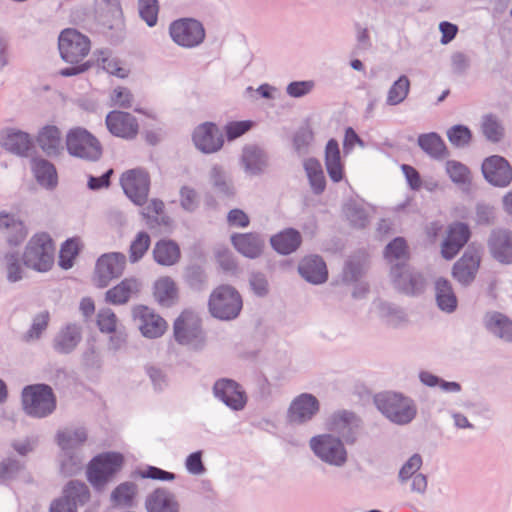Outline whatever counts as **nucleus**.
Listing matches in <instances>:
<instances>
[{
  "label": "nucleus",
  "mask_w": 512,
  "mask_h": 512,
  "mask_svg": "<svg viewBox=\"0 0 512 512\" xmlns=\"http://www.w3.org/2000/svg\"><path fill=\"white\" fill-rule=\"evenodd\" d=\"M153 295L160 305L169 307L178 299V287L171 277L162 276L154 283Z\"/></svg>",
  "instance_id": "393cba45"
},
{
  "label": "nucleus",
  "mask_w": 512,
  "mask_h": 512,
  "mask_svg": "<svg viewBox=\"0 0 512 512\" xmlns=\"http://www.w3.org/2000/svg\"><path fill=\"white\" fill-rule=\"evenodd\" d=\"M436 299L440 309L452 312L457 305L456 296L450 283L445 279H439L436 282Z\"/></svg>",
  "instance_id": "e433bc0d"
},
{
  "label": "nucleus",
  "mask_w": 512,
  "mask_h": 512,
  "mask_svg": "<svg viewBox=\"0 0 512 512\" xmlns=\"http://www.w3.org/2000/svg\"><path fill=\"white\" fill-rule=\"evenodd\" d=\"M195 146L204 153L218 151L223 145V137L216 125L204 123L199 125L193 133Z\"/></svg>",
  "instance_id": "f3484780"
},
{
  "label": "nucleus",
  "mask_w": 512,
  "mask_h": 512,
  "mask_svg": "<svg viewBox=\"0 0 512 512\" xmlns=\"http://www.w3.org/2000/svg\"><path fill=\"white\" fill-rule=\"evenodd\" d=\"M234 247L244 256L255 258L262 252L263 241L255 234H238L232 237Z\"/></svg>",
  "instance_id": "c85d7f7f"
},
{
  "label": "nucleus",
  "mask_w": 512,
  "mask_h": 512,
  "mask_svg": "<svg viewBox=\"0 0 512 512\" xmlns=\"http://www.w3.org/2000/svg\"><path fill=\"white\" fill-rule=\"evenodd\" d=\"M445 170L451 181L457 185H466L471 181L469 168L459 161H447L445 164Z\"/></svg>",
  "instance_id": "a19ab883"
},
{
  "label": "nucleus",
  "mask_w": 512,
  "mask_h": 512,
  "mask_svg": "<svg viewBox=\"0 0 512 512\" xmlns=\"http://www.w3.org/2000/svg\"><path fill=\"white\" fill-rule=\"evenodd\" d=\"M313 451L324 461L341 465L346 460V451L342 443L331 436H320L311 440Z\"/></svg>",
  "instance_id": "ddd939ff"
},
{
  "label": "nucleus",
  "mask_w": 512,
  "mask_h": 512,
  "mask_svg": "<svg viewBox=\"0 0 512 512\" xmlns=\"http://www.w3.org/2000/svg\"><path fill=\"white\" fill-rule=\"evenodd\" d=\"M138 473L142 478H151L155 480H173L175 478L173 473L161 470L153 466H148L144 469H141Z\"/></svg>",
  "instance_id": "bf43d9fd"
},
{
  "label": "nucleus",
  "mask_w": 512,
  "mask_h": 512,
  "mask_svg": "<svg viewBox=\"0 0 512 512\" xmlns=\"http://www.w3.org/2000/svg\"><path fill=\"white\" fill-rule=\"evenodd\" d=\"M149 176L143 169H131L121 176L125 194L137 205H143L149 192Z\"/></svg>",
  "instance_id": "9b49d317"
},
{
  "label": "nucleus",
  "mask_w": 512,
  "mask_h": 512,
  "mask_svg": "<svg viewBox=\"0 0 512 512\" xmlns=\"http://www.w3.org/2000/svg\"><path fill=\"white\" fill-rule=\"evenodd\" d=\"M422 459L419 455H413L400 470V477L407 479L411 477L421 466Z\"/></svg>",
  "instance_id": "338daca9"
},
{
  "label": "nucleus",
  "mask_w": 512,
  "mask_h": 512,
  "mask_svg": "<svg viewBox=\"0 0 512 512\" xmlns=\"http://www.w3.org/2000/svg\"><path fill=\"white\" fill-rule=\"evenodd\" d=\"M89 498V491L85 484L70 482L64 490V497L52 503L50 512H76L78 503H84Z\"/></svg>",
  "instance_id": "2eb2a0df"
},
{
  "label": "nucleus",
  "mask_w": 512,
  "mask_h": 512,
  "mask_svg": "<svg viewBox=\"0 0 512 512\" xmlns=\"http://www.w3.org/2000/svg\"><path fill=\"white\" fill-rule=\"evenodd\" d=\"M186 468L192 474H202L205 471L200 451L192 453L187 457Z\"/></svg>",
  "instance_id": "0e129e2a"
},
{
  "label": "nucleus",
  "mask_w": 512,
  "mask_h": 512,
  "mask_svg": "<svg viewBox=\"0 0 512 512\" xmlns=\"http://www.w3.org/2000/svg\"><path fill=\"white\" fill-rule=\"evenodd\" d=\"M489 248L495 259L502 263H512V232L495 231L489 240Z\"/></svg>",
  "instance_id": "4be33fe9"
},
{
  "label": "nucleus",
  "mask_w": 512,
  "mask_h": 512,
  "mask_svg": "<svg viewBox=\"0 0 512 512\" xmlns=\"http://www.w3.org/2000/svg\"><path fill=\"white\" fill-rule=\"evenodd\" d=\"M62 59L71 64L81 62L90 52L89 38L75 29H65L58 39Z\"/></svg>",
  "instance_id": "423d86ee"
},
{
  "label": "nucleus",
  "mask_w": 512,
  "mask_h": 512,
  "mask_svg": "<svg viewBox=\"0 0 512 512\" xmlns=\"http://www.w3.org/2000/svg\"><path fill=\"white\" fill-rule=\"evenodd\" d=\"M176 340L182 344H189L201 335L200 321L197 315L191 311L183 312L174 325Z\"/></svg>",
  "instance_id": "6ab92c4d"
},
{
  "label": "nucleus",
  "mask_w": 512,
  "mask_h": 512,
  "mask_svg": "<svg viewBox=\"0 0 512 512\" xmlns=\"http://www.w3.org/2000/svg\"><path fill=\"white\" fill-rule=\"evenodd\" d=\"M133 315L139 321V329L145 337H160L167 329L166 321L147 306L135 307Z\"/></svg>",
  "instance_id": "4468645a"
},
{
  "label": "nucleus",
  "mask_w": 512,
  "mask_h": 512,
  "mask_svg": "<svg viewBox=\"0 0 512 512\" xmlns=\"http://www.w3.org/2000/svg\"><path fill=\"white\" fill-rule=\"evenodd\" d=\"M164 208L163 202L159 200H151L147 203V205L143 208L142 214L147 219L158 220V216L162 214Z\"/></svg>",
  "instance_id": "774afa93"
},
{
  "label": "nucleus",
  "mask_w": 512,
  "mask_h": 512,
  "mask_svg": "<svg viewBox=\"0 0 512 512\" xmlns=\"http://www.w3.org/2000/svg\"><path fill=\"white\" fill-rule=\"evenodd\" d=\"M87 434L83 429H66L58 434V444L63 450H70L83 444Z\"/></svg>",
  "instance_id": "79ce46f5"
},
{
  "label": "nucleus",
  "mask_w": 512,
  "mask_h": 512,
  "mask_svg": "<svg viewBox=\"0 0 512 512\" xmlns=\"http://www.w3.org/2000/svg\"><path fill=\"white\" fill-rule=\"evenodd\" d=\"M409 256L408 247L403 238H396L385 250V258L392 264V274L397 286L406 293L414 294L422 290L424 280L420 275H412L408 270L400 272Z\"/></svg>",
  "instance_id": "f257e3e1"
},
{
  "label": "nucleus",
  "mask_w": 512,
  "mask_h": 512,
  "mask_svg": "<svg viewBox=\"0 0 512 512\" xmlns=\"http://www.w3.org/2000/svg\"><path fill=\"white\" fill-rule=\"evenodd\" d=\"M241 309L242 299L233 287L222 285L212 292L209 299V310L213 316L230 320L237 317Z\"/></svg>",
  "instance_id": "7ed1b4c3"
},
{
  "label": "nucleus",
  "mask_w": 512,
  "mask_h": 512,
  "mask_svg": "<svg viewBox=\"0 0 512 512\" xmlns=\"http://www.w3.org/2000/svg\"><path fill=\"white\" fill-rule=\"evenodd\" d=\"M151 244L150 236L146 232H139L131 242L129 259L132 263L138 262L147 252Z\"/></svg>",
  "instance_id": "37998d69"
},
{
  "label": "nucleus",
  "mask_w": 512,
  "mask_h": 512,
  "mask_svg": "<svg viewBox=\"0 0 512 512\" xmlns=\"http://www.w3.org/2000/svg\"><path fill=\"white\" fill-rule=\"evenodd\" d=\"M181 195V205L186 210H193L198 203L197 193L189 187H183L180 192Z\"/></svg>",
  "instance_id": "052dcab7"
},
{
  "label": "nucleus",
  "mask_w": 512,
  "mask_h": 512,
  "mask_svg": "<svg viewBox=\"0 0 512 512\" xmlns=\"http://www.w3.org/2000/svg\"><path fill=\"white\" fill-rule=\"evenodd\" d=\"M81 248V242L79 238H72L65 242L60 250L59 263L61 267L68 269L73 265V261L78 255Z\"/></svg>",
  "instance_id": "c03bdc74"
},
{
  "label": "nucleus",
  "mask_w": 512,
  "mask_h": 512,
  "mask_svg": "<svg viewBox=\"0 0 512 512\" xmlns=\"http://www.w3.org/2000/svg\"><path fill=\"white\" fill-rule=\"evenodd\" d=\"M448 138L455 146H464L469 143L471 139V132L465 126H454L448 131Z\"/></svg>",
  "instance_id": "864d4df0"
},
{
  "label": "nucleus",
  "mask_w": 512,
  "mask_h": 512,
  "mask_svg": "<svg viewBox=\"0 0 512 512\" xmlns=\"http://www.w3.org/2000/svg\"><path fill=\"white\" fill-rule=\"evenodd\" d=\"M251 127L252 123L249 121L232 122L226 127L227 136L230 140H233L244 134Z\"/></svg>",
  "instance_id": "e2e57ef3"
},
{
  "label": "nucleus",
  "mask_w": 512,
  "mask_h": 512,
  "mask_svg": "<svg viewBox=\"0 0 512 512\" xmlns=\"http://www.w3.org/2000/svg\"><path fill=\"white\" fill-rule=\"evenodd\" d=\"M37 142L48 155L57 154L62 143L59 129L52 125L43 127L38 134Z\"/></svg>",
  "instance_id": "c756f323"
},
{
  "label": "nucleus",
  "mask_w": 512,
  "mask_h": 512,
  "mask_svg": "<svg viewBox=\"0 0 512 512\" xmlns=\"http://www.w3.org/2000/svg\"><path fill=\"white\" fill-rule=\"evenodd\" d=\"M66 147L71 155L87 160H97L102 154L98 139L81 127H75L67 133Z\"/></svg>",
  "instance_id": "39448f33"
},
{
  "label": "nucleus",
  "mask_w": 512,
  "mask_h": 512,
  "mask_svg": "<svg viewBox=\"0 0 512 512\" xmlns=\"http://www.w3.org/2000/svg\"><path fill=\"white\" fill-rule=\"evenodd\" d=\"M418 144L432 157L441 158L446 154L445 144L436 133H429L419 136Z\"/></svg>",
  "instance_id": "ea45409f"
},
{
  "label": "nucleus",
  "mask_w": 512,
  "mask_h": 512,
  "mask_svg": "<svg viewBox=\"0 0 512 512\" xmlns=\"http://www.w3.org/2000/svg\"><path fill=\"white\" fill-rule=\"evenodd\" d=\"M55 245L47 233L35 234L29 241L23 260L27 267L39 272L48 271L54 263Z\"/></svg>",
  "instance_id": "f03ea898"
},
{
  "label": "nucleus",
  "mask_w": 512,
  "mask_h": 512,
  "mask_svg": "<svg viewBox=\"0 0 512 512\" xmlns=\"http://www.w3.org/2000/svg\"><path fill=\"white\" fill-rule=\"evenodd\" d=\"M488 330L500 338L512 341V323L500 313H490L485 317Z\"/></svg>",
  "instance_id": "72a5a7b5"
},
{
  "label": "nucleus",
  "mask_w": 512,
  "mask_h": 512,
  "mask_svg": "<svg viewBox=\"0 0 512 512\" xmlns=\"http://www.w3.org/2000/svg\"><path fill=\"white\" fill-rule=\"evenodd\" d=\"M7 278L11 282H16L23 278L24 269L19 264L15 255L6 256Z\"/></svg>",
  "instance_id": "6e6d98bb"
},
{
  "label": "nucleus",
  "mask_w": 512,
  "mask_h": 512,
  "mask_svg": "<svg viewBox=\"0 0 512 512\" xmlns=\"http://www.w3.org/2000/svg\"><path fill=\"white\" fill-rule=\"evenodd\" d=\"M0 229L6 230L8 241L12 244L22 242L27 236V229L23 222L9 214L0 213Z\"/></svg>",
  "instance_id": "2f4dec72"
},
{
  "label": "nucleus",
  "mask_w": 512,
  "mask_h": 512,
  "mask_svg": "<svg viewBox=\"0 0 512 512\" xmlns=\"http://www.w3.org/2000/svg\"><path fill=\"white\" fill-rule=\"evenodd\" d=\"M22 403L26 413L35 417H44L55 409V397L52 389L43 384L24 388Z\"/></svg>",
  "instance_id": "20e7f679"
},
{
  "label": "nucleus",
  "mask_w": 512,
  "mask_h": 512,
  "mask_svg": "<svg viewBox=\"0 0 512 512\" xmlns=\"http://www.w3.org/2000/svg\"><path fill=\"white\" fill-rule=\"evenodd\" d=\"M313 86L311 81L293 82L287 87V93L292 97H301L309 93Z\"/></svg>",
  "instance_id": "69168bd1"
},
{
  "label": "nucleus",
  "mask_w": 512,
  "mask_h": 512,
  "mask_svg": "<svg viewBox=\"0 0 512 512\" xmlns=\"http://www.w3.org/2000/svg\"><path fill=\"white\" fill-rule=\"evenodd\" d=\"M95 5L100 16L119 18L122 14L119 0H96Z\"/></svg>",
  "instance_id": "3c124183"
},
{
  "label": "nucleus",
  "mask_w": 512,
  "mask_h": 512,
  "mask_svg": "<svg viewBox=\"0 0 512 512\" xmlns=\"http://www.w3.org/2000/svg\"><path fill=\"white\" fill-rule=\"evenodd\" d=\"M300 274L309 282L318 284L327 279V269L324 261L318 256L306 257L299 265Z\"/></svg>",
  "instance_id": "b1692460"
},
{
  "label": "nucleus",
  "mask_w": 512,
  "mask_h": 512,
  "mask_svg": "<svg viewBox=\"0 0 512 512\" xmlns=\"http://www.w3.org/2000/svg\"><path fill=\"white\" fill-rule=\"evenodd\" d=\"M480 256L477 251L466 252L454 265L453 275L461 283L471 282L478 270Z\"/></svg>",
  "instance_id": "5701e85b"
},
{
  "label": "nucleus",
  "mask_w": 512,
  "mask_h": 512,
  "mask_svg": "<svg viewBox=\"0 0 512 512\" xmlns=\"http://www.w3.org/2000/svg\"><path fill=\"white\" fill-rule=\"evenodd\" d=\"M32 169L40 185L47 188H52L56 185L57 174L51 163L44 159H34Z\"/></svg>",
  "instance_id": "f704fd0d"
},
{
  "label": "nucleus",
  "mask_w": 512,
  "mask_h": 512,
  "mask_svg": "<svg viewBox=\"0 0 512 512\" xmlns=\"http://www.w3.org/2000/svg\"><path fill=\"white\" fill-rule=\"evenodd\" d=\"M49 321V314L47 312L40 313L34 319L31 330L29 331V338H38L40 334L46 329Z\"/></svg>",
  "instance_id": "680f3d73"
},
{
  "label": "nucleus",
  "mask_w": 512,
  "mask_h": 512,
  "mask_svg": "<svg viewBox=\"0 0 512 512\" xmlns=\"http://www.w3.org/2000/svg\"><path fill=\"white\" fill-rule=\"evenodd\" d=\"M126 266V257L119 252L106 253L100 256L96 262L93 276L94 284L99 288H104L114 278L120 277Z\"/></svg>",
  "instance_id": "9d476101"
},
{
  "label": "nucleus",
  "mask_w": 512,
  "mask_h": 512,
  "mask_svg": "<svg viewBox=\"0 0 512 512\" xmlns=\"http://www.w3.org/2000/svg\"><path fill=\"white\" fill-rule=\"evenodd\" d=\"M410 81L406 76H401L390 88L387 96L389 105H397L405 100L409 93Z\"/></svg>",
  "instance_id": "49530a36"
},
{
  "label": "nucleus",
  "mask_w": 512,
  "mask_h": 512,
  "mask_svg": "<svg viewBox=\"0 0 512 512\" xmlns=\"http://www.w3.org/2000/svg\"><path fill=\"white\" fill-rule=\"evenodd\" d=\"M97 323L102 332L112 333L116 330L117 318L110 309H103L98 313Z\"/></svg>",
  "instance_id": "603ef678"
},
{
  "label": "nucleus",
  "mask_w": 512,
  "mask_h": 512,
  "mask_svg": "<svg viewBox=\"0 0 512 512\" xmlns=\"http://www.w3.org/2000/svg\"><path fill=\"white\" fill-rule=\"evenodd\" d=\"M375 403L383 414L398 424L410 422L416 414L411 401L395 393L377 395Z\"/></svg>",
  "instance_id": "0eeeda50"
},
{
  "label": "nucleus",
  "mask_w": 512,
  "mask_h": 512,
  "mask_svg": "<svg viewBox=\"0 0 512 512\" xmlns=\"http://www.w3.org/2000/svg\"><path fill=\"white\" fill-rule=\"evenodd\" d=\"M136 494V485L122 483L112 493V502L115 506H130Z\"/></svg>",
  "instance_id": "a18cd8bd"
},
{
  "label": "nucleus",
  "mask_w": 512,
  "mask_h": 512,
  "mask_svg": "<svg viewBox=\"0 0 512 512\" xmlns=\"http://www.w3.org/2000/svg\"><path fill=\"white\" fill-rule=\"evenodd\" d=\"M214 393L227 406L234 410L243 409L247 401L245 392L241 390L240 386L236 382L228 379L217 381L214 385Z\"/></svg>",
  "instance_id": "a211bd4d"
},
{
  "label": "nucleus",
  "mask_w": 512,
  "mask_h": 512,
  "mask_svg": "<svg viewBox=\"0 0 512 512\" xmlns=\"http://www.w3.org/2000/svg\"><path fill=\"white\" fill-rule=\"evenodd\" d=\"M301 243L300 234L293 229L285 230L271 238L275 250L282 254H289L296 250Z\"/></svg>",
  "instance_id": "473e14b6"
},
{
  "label": "nucleus",
  "mask_w": 512,
  "mask_h": 512,
  "mask_svg": "<svg viewBox=\"0 0 512 512\" xmlns=\"http://www.w3.org/2000/svg\"><path fill=\"white\" fill-rule=\"evenodd\" d=\"M106 125L108 130L117 137L130 139L138 133L136 118L127 112H110L106 117Z\"/></svg>",
  "instance_id": "dca6fc26"
},
{
  "label": "nucleus",
  "mask_w": 512,
  "mask_h": 512,
  "mask_svg": "<svg viewBox=\"0 0 512 512\" xmlns=\"http://www.w3.org/2000/svg\"><path fill=\"white\" fill-rule=\"evenodd\" d=\"M4 146L19 155H25L32 146L27 133L21 131H9L4 139Z\"/></svg>",
  "instance_id": "4c0bfd02"
},
{
  "label": "nucleus",
  "mask_w": 512,
  "mask_h": 512,
  "mask_svg": "<svg viewBox=\"0 0 512 512\" xmlns=\"http://www.w3.org/2000/svg\"><path fill=\"white\" fill-rule=\"evenodd\" d=\"M123 457L119 453H104L94 458L88 467V479L96 488H102L120 470Z\"/></svg>",
  "instance_id": "6e6552de"
},
{
  "label": "nucleus",
  "mask_w": 512,
  "mask_h": 512,
  "mask_svg": "<svg viewBox=\"0 0 512 512\" xmlns=\"http://www.w3.org/2000/svg\"><path fill=\"white\" fill-rule=\"evenodd\" d=\"M149 512H178L179 506L174 496L167 490L157 489L146 501Z\"/></svg>",
  "instance_id": "bb28decb"
},
{
  "label": "nucleus",
  "mask_w": 512,
  "mask_h": 512,
  "mask_svg": "<svg viewBox=\"0 0 512 512\" xmlns=\"http://www.w3.org/2000/svg\"><path fill=\"white\" fill-rule=\"evenodd\" d=\"M470 236V231L465 224L455 223L449 227L448 235L442 245V255L446 259H452L465 245Z\"/></svg>",
  "instance_id": "aec40b11"
},
{
  "label": "nucleus",
  "mask_w": 512,
  "mask_h": 512,
  "mask_svg": "<svg viewBox=\"0 0 512 512\" xmlns=\"http://www.w3.org/2000/svg\"><path fill=\"white\" fill-rule=\"evenodd\" d=\"M482 130L484 135L491 141H499L503 136V128L500 123L491 115L483 120Z\"/></svg>",
  "instance_id": "8fccbe9b"
},
{
  "label": "nucleus",
  "mask_w": 512,
  "mask_h": 512,
  "mask_svg": "<svg viewBox=\"0 0 512 512\" xmlns=\"http://www.w3.org/2000/svg\"><path fill=\"white\" fill-rule=\"evenodd\" d=\"M325 165L330 178L339 182L344 176V164L341 160L338 143L335 139L329 140L325 151Z\"/></svg>",
  "instance_id": "a878e982"
},
{
  "label": "nucleus",
  "mask_w": 512,
  "mask_h": 512,
  "mask_svg": "<svg viewBox=\"0 0 512 512\" xmlns=\"http://www.w3.org/2000/svg\"><path fill=\"white\" fill-rule=\"evenodd\" d=\"M169 33L175 43L187 48L198 46L205 38L203 25L191 18H182L172 22Z\"/></svg>",
  "instance_id": "1a4fd4ad"
},
{
  "label": "nucleus",
  "mask_w": 512,
  "mask_h": 512,
  "mask_svg": "<svg viewBox=\"0 0 512 512\" xmlns=\"http://www.w3.org/2000/svg\"><path fill=\"white\" fill-rule=\"evenodd\" d=\"M359 421L354 416V414L349 412H342L335 416L332 429L339 434L347 441L353 442L354 438L351 437L354 433L355 429L358 428Z\"/></svg>",
  "instance_id": "c9c22d12"
},
{
  "label": "nucleus",
  "mask_w": 512,
  "mask_h": 512,
  "mask_svg": "<svg viewBox=\"0 0 512 512\" xmlns=\"http://www.w3.org/2000/svg\"><path fill=\"white\" fill-rule=\"evenodd\" d=\"M153 254L157 263L171 266L178 262L180 249L175 242L162 240L155 245Z\"/></svg>",
  "instance_id": "7c9ffc66"
},
{
  "label": "nucleus",
  "mask_w": 512,
  "mask_h": 512,
  "mask_svg": "<svg viewBox=\"0 0 512 512\" xmlns=\"http://www.w3.org/2000/svg\"><path fill=\"white\" fill-rule=\"evenodd\" d=\"M482 172L485 179L494 186L506 187L512 181V167L505 158L498 155L484 160Z\"/></svg>",
  "instance_id": "f8f14e48"
},
{
  "label": "nucleus",
  "mask_w": 512,
  "mask_h": 512,
  "mask_svg": "<svg viewBox=\"0 0 512 512\" xmlns=\"http://www.w3.org/2000/svg\"><path fill=\"white\" fill-rule=\"evenodd\" d=\"M132 94L131 92L124 87H117L114 89L111 100L114 105L128 108L132 104Z\"/></svg>",
  "instance_id": "13d9d810"
},
{
  "label": "nucleus",
  "mask_w": 512,
  "mask_h": 512,
  "mask_svg": "<svg viewBox=\"0 0 512 512\" xmlns=\"http://www.w3.org/2000/svg\"><path fill=\"white\" fill-rule=\"evenodd\" d=\"M318 409L319 403L313 395L301 394L290 406V421L302 423L310 420L317 413Z\"/></svg>",
  "instance_id": "412c9836"
},
{
  "label": "nucleus",
  "mask_w": 512,
  "mask_h": 512,
  "mask_svg": "<svg viewBox=\"0 0 512 512\" xmlns=\"http://www.w3.org/2000/svg\"><path fill=\"white\" fill-rule=\"evenodd\" d=\"M243 161L247 170H249L251 173L259 172L266 164L263 153L257 148H247L244 151Z\"/></svg>",
  "instance_id": "de8ad7c7"
},
{
  "label": "nucleus",
  "mask_w": 512,
  "mask_h": 512,
  "mask_svg": "<svg viewBox=\"0 0 512 512\" xmlns=\"http://www.w3.org/2000/svg\"><path fill=\"white\" fill-rule=\"evenodd\" d=\"M80 340L79 328L67 326L55 339V348L60 352H69L76 347Z\"/></svg>",
  "instance_id": "58836bf2"
},
{
  "label": "nucleus",
  "mask_w": 512,
  "mask_h": 512,
  "mask_svg": "<svg viewBox=\"0 0 512 512\" xmlns=\"http://www.w3.org/2000/svg\"><path fill=\"white\" fill-rule=\"evenodd\" d=\"M139 282L134 278H126L106 292V300L112 304H124L139 291Z\"/></svg>",
  "instance_id": "cd10ccee"
},
{
  "label": "nucleus",
  "mask_w": 512,
  "mask_h": 512,
  "mask_svg": "<svg viewBox=\"0 0 512 512\" xmlns=\"http://www.w3.org/2000/svg\"><path fill=\"white\" fill-rule=\"evenodd\" d=\"M157 0H139V13L141 18L149 25L154 26L158 17Z\"/></svg>",
  "instance_id": "09e8293b"
},
{
  "label": "nucleus",
  "mask_w": 512,
  "mask_h": 512,
  "mask_svg": "<svg viewBox=\"0 0 512 512\" xmlns=\"http://www.w3.org/2000/svg\"><path fill=\"white\" fill-rule=\"evenodd\" d=\"M103 69L108 73L120 78H125L129 74V69L122 65L117 58L107 57L102 60Z\"/></svg>",
  "instance_id": "5fc2aeb1"
},
{
  "label": "nucleus",
  "mask_w": 512,
  "mask_h": 512,
  "mask_svg": "<svg viewBox=\"0 0 512 512\" xmlns=\"http://www.w3.org/2000/svg\"><path fill=\"white\" fill-rule=\"evenodd\" d=\"M346 214L355 227H365L368 215L363 208H359L356 205H349Z\"/></svg>",
  "instance_id": "4d7b16f0"
}]
</instances>
